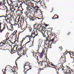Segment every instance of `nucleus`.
I'll use <instances>...</instances> for the list:
<instances>
[{
  "mask_svg": "<svg viewBox=\"0 0 74 74\" xmlns=\"http://www.w3.org/2000/svg\"><path fill=\"white\" fill-rule=\"evenodd\" d=\"M38 64L40 65L41 66H44L45 67H47V65H48V63L45 61H42V62L40 61L39 62H38Z\"/></svg>",
  "mask_w": 74,
  "mask_h": 74,
  "instance_id": "f257e3e1",
  "label": "nucleus"
},
{
  "mask_svg": "<svg viewBox=\"0 0 74 74\" xmlns=\"http://www.w3.org/2000/svg\"><path fill=\"white\" fill-rule=\"evenodd\" d=\"M50 31H49L48 30H46L44 32L43 34V32H42V34L43 35V36L44 37H47V38H49V34L50 33Z\"/></svg>",
  "mask_w": 74,
  "mask_h": 74,
  "instance_id": "f03ea898",
  "label": "nucleus"
},
{
  "mask_svg": "<svg viewBox=\"0 0 74 74\" xmlns=\"http://www.w3.org/2000/svg\"><path fill=\"white\" fill-rule=\"evenodd\" d=\"M70 69V68L69 66H66L65 68V70H66V73H65V74H71L72 71V70L70 71L69 70Z\"/></svg>",
  "mask_w": 74,
  "mask_h": 74,
  "instance_id": "7ed1b4c3",
  "label": "nucleus"
},
{
  "mask_svg": "<svg viewBox=\"0 0 74 74\" xmlns=\"http://www.w3.org/2000/svg\"><path fill=\"white\" fill-rule=\"evenodd\" d=\"M38 3H40V4H41V6L44 9H46L47 7L45 6V3H44V2H43L41 1V0H40V1H38Z\"/></svg>",
  "mask_w": 74,
  "mask_h": 74,
  "instance_id": "20e7f679",
  "label": "nucleus"
},
{
  "mask_svg": "<svg viewBox=\"0 0 74 74\" xmlns=\"http://www.w3.org/2000/svg\"><path fill=\"white\" fill-rule=\"evenodd\" d=\"M31 6L32 8H34L35 5H37L38 3L36 1H35L34 0L32 2H30Z\"/></svg>",
  "mask_w": 74,
  "mask_h": 74,
  "instance_id": "39448f33",
  "label": "nucleus"
},
{
  "mask_svg": "<svg viewBox=\"0 0 74 74\" xmlns=\"http://www.w3.org/2000/svg\"><path fill=\"white\" fill-rule=\"evenodd\" d=\"M8 3V5L9 6H10V9H14L13 3L12 1H10V4L9 3Z\"/></svg>",
  "mask_w": 74,
  "mask_h": 74,
  "instance_id": "423d86ee",
  "label": "nucleus"
},
{
  "mask_svg": "<svg viewBox=\"0 0 74 74\" xmlns=\"http://www.w3.org/2000/svg\"><path fill=\"white\" fill-rule=\"evenodd\" d=\"M8 46V44L6 43V41H5V43H3V45L0 46V47H1V48L4 49L5 48H6Z\"/></svg>",
  "mask_w": 74,
  "mask_h": 74,
  "instance_id": "0eeeda50",
  "label": "nucleus"
},
{
  "mask_svg": "<svg viewBox=\"0 0 74 74\" xmlns=\"http://www.w3.org/2000/svg\"><path fill=\"white\" fill-rule=\"evenodd\" d=\"M23 9L22 8V10H18V11H16V13L18 14L19 15H22L23 14Z\"/></svg>",
  "mask_w": 74,
  "mask_h": 74,
  "instance_id": "6e6552de",
  "label": "nucleus"
},
{
  "mask_svg": "<svg viewBox=\"0 0 74 74\" xmlns=\"http://www.w3.org/2000/svg\"><path fill=\"white\" fill-rule=\"evenodd\" d=\"M44 28V27H42L41 25V26H39V27H38L39 30H40V31L41 32V33H42V32H44V30L45 29Z\"/></svg>",
  "mask_w": 74,
  "mask_h": 74,
  "instance_id": "1a4fd4ad",
  "label": "nucleus"
},
{
  "mask_svg": "<svg viewBox=\"0 0 74 74\" xmlns=\"http://www.w3.org/2000/svg\"><path fill=\"white\" fill-rule=\"evenodd\" d=\"M27 37H28L29 38V41H28L26 43V44L28 43H29L30 42V39L32 38V37L31 36H30L27 35L26 37H24L23 38L22 40V43L23 41V40Z\"/></svg>",
  "mask_w": 74,
  "mask_h": 74,
  "instance_id": "9d476101",
  "label": "nucleus"
},
{
  "mask_svg": "<svg viewBox=\"0 0 74 74\" xmlns=\"http://www.w3.org/2000/svg\"><path fill=\"white\" fill-rule=\"evenodd\" d=\"M12 25H12V24H11V25L8 26H8H7V28L8 29V30L10 31H13L14 30V29L13 28V26Z\"/></svg>",
  "mask_w": 74,
  "mask_h": 74,
  "instance_id": "9b49d317",
  "label": "nucleus"
},
{
  "mask_svg": "<svg viewBox=\"0 0 74 74\" xmlns=\"http://www.w3.org/2000/svg\"><path fill=\"white\" fill-rule=\"evenodd\" d=\"M26 9L28 11H29L28 13H27V14H26V16H27H27H28V15H29V14L30 15L32 14V11L31 10L29 9V7H27L26 8Z\"/></svg>",
  "mask_w": 74,
  "mask_h": 74,
  "instance_id": "f8f14e48",
  "label": "nucleus"
},
{
  "mask_svg": "<svg viewBox=\"0 0 74 74\" xmlns=\"http://www.w3.org/2000/svg\"><path fill=\"white\" fill-rule=\"evenodd\" d=\"M29 20H30V21H34L35 20L34 19V18L33 17H31V18H29V17L27 16V18L25 20V21H28Z\"/></svg>",
  "mask_w": 74,
  "mask_h": 74,
  "instance_id": "ddd939ff",
  "label": "nucleus"
},
{
  "mask_svg": "<svg viewBox=\"0 0 74 74\" xmlns=\"http://www.w3.org/2000/svg\"><path fill=\"white\" fill-rule=\"evenodd\" d=\"M64 53H62L63 55H61V57L60 58V59L61 61H64L66 60V56L64 55Z\"/></svg>",
  "mask_w": 74,
  "mask_h": 74,
  "instance_id": "4468645a",
  "label": "nucleus"
},
{
  "mask_svg": "<svg viewBox=\"0 0 74 74\" xmlns=\"http://www.w3.org/2000/svg\"><path fill=\"white\" fill-rule=\"evenodd\" d=\"M3 29H2V30H0V33H1L5 29V28L6 27H7V26L6 25V24L5 23L4 24H3Z\"/></svg>",
  "mask_w": 74,
  "mask_h": 74,
  "instance_id": "2eb2a0df",
  "label": "nucleus"
},
{
  "mask_svg": "<svg viewBox=\"0 0 74 74\" xmlns=\"http://www.w3.org/2000/svg\"><path fill=\"white\" fill-rule=\"evenodd\" d=\"M18 47H16V50L20 52L23 49V47H20L19 48H17Z\"/></svg>",
  "mask_w": 74,
  "mask_h": 74,
  "instance_id": "dca6fc26",
  "label": "nucleus"
},
{
  "mask_svg": "<svg viewBox=\"0 0 74 74\" xmlns=\"http://www.w3.org/2000/svg\"><path fill=\"white\" fill-rule=\"evenodd\" d=\"M31 26V25H27V26L26 27H27V28H28V29L29 30L30 32H31L32 29V28L30 27Z\"/></svg>",
  "mask_w": 74,
  "mask_h": 74,
  "instance_id": "f3484780",
  "label": "nucleus"
},
{
  "mask_svg": "<svg viewBox=\"0 0 74 74\" xmlns=\"http://www.w3.org/2000/svg\"><path fill=\"white\" fill-rule=\"evenodd\" d=\"M40 26L41 24H38V25H37V24L36 23L34 26V27H36V29L37 28H38L39 27H39H40Z\"/></svg>",
  "mask_w": 74,
  "mask_h": 74,
  "instance_id": "a211bd4d",
  "label": "nucleus"
},
{
  "mask_svg": "<svg viewBox=\"0 0 74 74\" xmlns=\"http://www.w3.org/2000/svg\"><path fill=\"white\" fill-rule=\"evenodd\" d=\"M6 16H0V18H1V19H2L3 20H4L5 18L6 17H8V16L7 15V14L6 15Z\"/></svg>",
  "mask_w": 74,
  "mask_h": 74,
  "instance_id": "6ab92c4d",
  "label": "nucleus"
},
{
  "mask_svg": "<svg viewBox=\"0 0 74 74\" xmlns=\"http://www.w3.org/2000/svg\"><path fill=\"white\" fill-rule=\"evenodd\" d=\"M56 37H55L51 40V39H50V42H52V43L51 44V45H52V43H54V40H55V39L56 38Z\"/></svg>",
  "mask_w": 74,
  "mask_h": 74,
  "instance_id": "aec40b11",
  "label": "nucleus"
},
{
  "mask_svg": "<svg viewBox=\"0 0 74 74\" xmlns=\"http://www.w3.org/2000/svg\"><path fill=\"white\" fill-rule=\"evenodd\" d=\"M59 18V16L57 14H55L52 18V19H58Z\"/></svg>",
  "mask_w": 74,
  "mask_h": 74,
  "instance_id": "412c9836",
  "label": "nucleus"
},
{
  "mask_svg": "<svg viewBox=\"0 0 74 74\" xmlns=\"http://www.w3.org/2000/svg\"><path fill=\"white\" fill-rule=\"evenodd\" d=\"M25 17H23V18H21V19L20 20V17H19L18 19V21H20V22H21V20H22L23 22H24V20H25Z\"/></svg>",
  "mask_w": 74,
  "mask_h": 74,
  "instance_id": "4be33fe9",
  "label": "nucleus"
},
{
  "mask_svg": "<svg viewBox=\"0 0 74 74\" xmlns=\"http://www.w3.org/2000/svg\"><path fill=\"white\" fill-rule=\"evenodd\" d=\"M25 52V51L24 49H23L20 52V53L21 54L22 56L23 55L24 56V52Z\"/></svg>",
  "mask_w": 74,
  "mask_h": 74,
  "instance_id": "5701e85b",
  "label": "nucleus"
},
{
  "mask_svg": "<svg viewBox=\"0 0 74 74\" xmlns=\"http://www.w3.org/2000/svg\"><path fill=\"white\" fill-rule=\"evenodd\" d=\"M38 53H39V56H40V58H42L43 57V54L41 53H39V52H37L36 53V54H38Z\"/></svg>",
  "mask_w": 74,
  "mask_h": 74,
  "instance_id": "b1692460",
  "label": "nucleus"
},
{
  "mask_svg": "<svg viewBox=\"0 0 74 74\" xmlns=\"http://www.w3.org/2000/svg\"><path fill=\"white\" fill-rule=\"evenodd\" d=\"M60 68H58V69H56V68H55V69H56V72L57 74H59V73H58V72H59V69H62V66H60Z\"/></svg>",
  "mask_w": 74,
  "mask_h": 74,
  "instance_id": "393cba45",
  "label": "nucleus"
},
{
  "mask_svg": "<svg viewBox=\"0 0 74 74\" xmlns=\"http://www.w3.org/2000/svg\"><path fill=\"white\" fill-rule=\"evenodd\" d=\"M32 36H32H30L32 37V38H33V39H34L35 37L36 38V37L39 36L38 35V33H37L36 34H35L34 35V37Z\"/></svg>",
  "mask_w": 74,
  "mask_h": 74,
  "instance_id": "a878e982",
  "label": "nucleus"
},
{
  "mask_svg": "<svg viewBox=\"0 0 74 74\" xmlns=\"http://www.w3.org/2000/svg\"><path fill=\"white\" fill-rule=\"evenodd\" d=\"M38 10V9H36V8L34 9V14H37V13H38V10Z\"/></svg>",
  "mask_w": 74,
  "mask_h": 74,
  "instance_id": "bb28decb",
  "label": "nucleus"
},
{
  "mask_svg": "<svg viewBox=\"0 0 74 74\" xmlns=\"http://www.w3.org/2000/svg\"><path fill=\"white\" fill-rule=\"evenodd\" d=\"M29 64V62H26L25 63V64H24V68L25 69V66H26L28 65Z\"/></svg>",
  "mask_w": 74,
  "mask_h": 74,
  "instance_id": "cd10ccee",
  "label": "nucleus"
},
{
  "mask_svg": "<svg viewBox=\"0 0 74 74\" xmlns=\"http://www.w3.org/2000/svg\"><path fill=\"white\" fill-rule=\"evenodd\" d=\"M32 8H36V9L39 10V7L36 6V5H35L34 7H32Z\"/></svg>",
  "mask_w": 74,
  "mask_h": 74,
  "instance_id": "c85d7f7f",
  "label": "nucleus"
},
{
  "mask_svg": "<svg viewBox=\"0 0 74 74\" xmlns=\"http://www.w3.org/2000/svg\"><path fill=\"white\" fill-rule=\"evenodd\" d=\"M46 41H49L50 42V41L51 40V38H49V37H46Z\"/></svg>",
  "mask_w": 74,
  "mask_h": 74,
  "instance_id": "c756f323",
  "label": "nucleus"
},
{
  "mask_svg": "<svg viewBox=\"0 0 74 74\" xmlns=\"http://www.w3.org/2000/svg\"><path fill=\"white\" fill-rule=\"evenodd\" d=\"M11 53L12 52V53H15L16 52L15 50H14L13 49H11Z\"/></svg>",
  "mask_w": 74,
  "mask_h": 74,
  "instance_id": "7c9ffc66",
  "label": "nucleus"
},
{
  "mask_svg": "<svg viewBox=\"0 0 74 74\" xmlns=\"http://www.w3.org/2000/svg\"><path fill=\"white\" fill-rule=\"evenodd\" d=\"M6 67H5V69H3V70H2V72L3 73V74H6L5 73V71H7L6 69Z\"/></svg>",
  "mask_w": 74,
  "mask_h": 74,
  "instance_id": "2f4dec72",
  "label": "nucleus"
},
{
  "mask_svg": "<svg viewBox=\"0 0 74 74\" xmlns=\"http://www.w3.org/2000/svg\"><path fill=\"white\" fill-rule=\"evenodd\" d=\"M18 38H17L18 40ZM18 40H16L15 41H14V44H16L17 43H18Z\"/></svg>",
  "mask_w": 74,
  "mask_h": 74,
  "instance_id": "473e14b6",
  "label": "nucleus"
},
{
  "mask_svg": "<svg viewBox=\"0 0 74 74\" xmlns=\"http://www.w3.org/2000/svg\"><path fill=\"white\" fill-rule=\"evenodd\" d=\"M14 26H16L17 27H19V24H18L17 23H16L15 22L14 24Z\"/></svg>",
  "mask_w": 74,
  "mask_h": 74,
  "instance_id": "72a5a7b5",
  "label": "nucleus"
},
{
  "mask_svg": "<svg viewBox=\"0 0 74 74\" xmlns=\"http://www.w3.org/2000/svg\"><path fill=\"white\" fill-rule=\"evenodd\" d=\"M33 56L36 58V59H37L38 58V56H36V54L35 55L33 54Z\"/></svg>",
  "mask_w": 74,
  "mask_h": 74,
  "instance_id": "f704fd0d",
  "label": "nucleus"
},
{
  "mask_svg": "<svg viewBox=\"0 0 74 74\" xmlns=\"http://www.w3.org/2000/svg\"><path fill=\"white\" fill-rule=\"evenodd\" d=\"M70 52V51H69V52H66H66H65L64 53V54H65V55L67 54L68 53H69V54H70L71 53H72V54L73 53V52Z\"/></svg>",
  "mask_w": 74,
  "mask_h": 74,
  "instance_id": "c9c22d12",
  "label": "nucleus"
},
{
  "mask_svg": "<svg viewBox=\"0 0 74 74\" xmlns=\"http://www.w3.org/2000/svg\"><path fill=\"white\" fill-rule=\"evenodd\" d=\"M58 49L59 51H61L62 49V47H59V48Z\"/></svg>",
  "mask_w": 74,
  "mask_h": 74,
  "instance_id": "e433bc0d",
  "label": "nucleus"
},
{
  "mask_svg": "<svg viewBox=\"0 0 74 74\" xmlns=\"http://www.w3.org/2000/svg\"><path fill=\"white\" fill-rule=\"evenodd\" d=\"M7 41L8 43H12V42H11V40H8V39H7Z\"/></svg>",
  "mask_w": 74,
  "mask_h": 74,
  "instance_id": "4c0bfd02",
  "label": "nucleus"
},
{
  "mask_svg": "<svg viewBox=\"0 0 74 74\" xmlns=\"http://www.w3.org/2000/svg\"><path fill=\"white\" fill-rule=\"evenodd\" d=\"M10 9V11L11 12H12L13 13V12H14V11L15 10L14 9Z\"/></svg>",
  "mask_w": 74,
  "mask_h": 74,
  "instance_id": "58836bf2",
  "label": "nucleus"
},
{
  "mask_svg": "<svg viewBox=\"0 0 74 74\" xmlns=\"http://www.w3.org/2000/svg\"><path fill=\"white\" fill-rule=\"evenodd\" d=\"M33 43H34V42L33 41H31L30 42V44H31L32 46H33V45H34Z\"/></svg>",
  "mask_w": 74,
  "mask_h": 74,
  "instance_id": "ea45409f",
  "label": "nucleus"
},
{
  "mask_svg": "<svg viewBox=\"0 0 74 74\" xmlns=\"http://www.w3.org/2000/svg\"><path fill=\"white\" fill-rule=\"evenodd\" d=\"M51 67L53 68H54V67H52V66H50V65H49L48 63V65H47V66H45V67Z\"/></svg>",
  "mask_w": 74,
  "mask_h": 74,
  "instance_id": "a19ab883",
  "label": "nucleus"
},
{
  "mask_svg": "<svg viewBox=\"0 0 74 74\" xmlns=\"http://www.w3.org/2000/svg\"><path fill=\"white\" fill-rule=\"evenodd\" d=\"M20 2L21 3L20 5V7H22V4L23 3L22 2V1H20Z\"/></svg>",
  "mask_w": 74,
  "mask_h": 74,
  "instance_id": "79ce46f5",
  "label": "nucleus"
},
{
  "mask_svg": "<svg viewBox=\"0 0 74 74\" xmlns=\"http://www.w3.org/2000/svg\"><path fill=\"white\" fill-rule=\"evenodd\" d=\"M5 5L4 3H3L2 2L0 3V6Z\"/></svg>",
  "mask_w": 74,
  "mask_h": 74,
  "instance_id": "37998d69",
  "label": "nucleus"
},
{
  "mask_svg": "<svg viewBox=\"0 0 74 74\" xmlns=\"http://www.w3.org/2000/svg\"><path fill=\"white\" fill-rule=\"evenodd\" d=\"M10 18V20H9V24H11V22H12V21L11 20V18Z\"/></svg>",
  "mask_w": 74,
  "mask_h": 74,
  "instance_id": "c03bdc74",
  "label": "nucleus"
},
{
  "mask_svg": "<svg viewBox=\"0 0 74 74\" xmlns=\"http://www.w3.org/2000/svg\"><path fill=\"white\" fill-rule=\"evenodd\" d=\"M40 32V31L39 30V29H36V32L37 33V34H38L37 33H38V32Z\"/></svg>",
  "mask_w": 74,
  "mask_h": 74,
  "instance_id": "a18cd8bd",
  "label": "nucleus"
},
{
  "mask_svg": "<svg viewBox=\"0 0 74 74\" xmlns=\"http://www.w3.org/2000/svg\"><path fill=\"white\" fill-rule=\"evenodd\" d=\"M35 31L34 30L32 32V34H33L34 35H35Z\"/></svg>",
  "mask_w": 74,
  "mask_h": 74,
  "instance_id": "49530a36",
  "label": "nucleus"
},
{
  "mask_svg": "<svg viewBox=\"0 0 74 74\" xmlns=\"http://www.w3.org/2000/svg\"><path fill=\"white\" fill-rule=\"evenodd\" d=\"M43 70L42 69H41V68L38 69V73H39L40 72L41 70Z\"/></svg>",
  "mask_w": 74,
  "mask_h": 74,
  "instance_id": "de8ad7c7",
  "label": "nucleus"
},
{
  "mask_svg": "<svg viewBox=\"0 0 74 74\" xmlns=\"http://www.w3.org/2000/svg\"><path fill=\"white\" fill-rule=\"evenodd\" d=\"M11 71H12L13 73L14 74H15L14 72L16 71V70H15V69H14V71H13L12 69H11Z\"/></svg>",
  "mask_w": 74,
  "mask_h": 74,
  "instance_id": "09e8293b",
  "label": "nucleus"
},
{
  "mask_svg": "<svg viewBox=\"0 0 74 74\" xmlns=\"http://www.w3.org/2000/svg\"><path fill=\"white\" fill-rule=\"evenodd\" d=\"M49 42L48 41H47L46 40V45H47L48 44L49 45Z\"/></svg>",
  "mask_w": 74,
  "mask_h": 74,
  "instance_id": "8fccbe9b",
  "label": "nucleus"
},
{
  "mask_svg": "<svg viewBox=\"0 0 74 74\" xmlns=\"http://www.w3.org/2000/svg\"><path fill=\"white\" fill-rule=\"evenodd\" d=\"M50 64L53 67H55V65L54 64H52V63H50Z\"/></svg>",
  "mask_w": 74,
  "mask_h": 74,
  "instance_id": "3c124183",
  "label": "nucleus"
},
{
  "mask_svg": "<svg viewBox=\"0 0 74 74\" xmlns=\"http://www.w3.org/2000/svg\"><path fill=\"white\" fill-rule=\"evenodd\" d=\"M24 69H25V70H24V72H25V74H26V72H27V71H28V70H27V71H26V69H25V68H24Z\"/></svg>",
  "mask_w": 74,
  "mask_h": 74,
  "instance_id": "603ef678",
  "label": "nucleus"
},
{
  "mask_svg": "<svg viewBox=\"0 0 74 74\" xmlns=\"http://www.w3.org/2000/svg\"><path fill=\"white\" fill-rule=\"evenodd\" d=\"M10 38H11V39L12 40L13 38V36L12 35H11L10 36Z\"/></svg>",
  "mask_w": 74,
  "mask_h": 74,
  "instance_id": "864d4df0",
  "label": "nucleus"
},
{
  "mask_svg": "<svg viewBox=\"0 0 74 74\" xmlns=\"http://www.w3.org/2000/svg\"><path fill=\"white\" fill-rule=\"evenodd\" d=\"M44 49H42V52H41V54H43L44 53Z\"/></svg>",
  "mask_w": 74,
  "mask_h": 74,
  "instance_id": "5fc2aeb1",
  "label": "nucleus"
},
{
  "mask_svg": "<svg viewBox=\"0 0 74 74\" xmlns=\"http://www.w3.org/2000/svg\"><path fill=\"white\" fill-rule=\"evenodd\" d=\"M20 58V57L18 58L16 60V63H15V64L17 66V63L16 62V61H17L18 60V59H19Z\"/></svg>",
  "mask_w": 74,
  "mask_h": 74,
  "instance_id": "6e6d98bb",
  "label": "nucleus"
},
{
  "mask_svg": "<svg viewBox=\"0 0 74 74\" xmlns=\"http://www.w3.org/2000/svg\"><path fill=\"white\" fill-rule=\"evenodd\" d=\"M2 24V25H3V23H0V31H1V24Z\"/></svg>",
  "mask_w": 74,
  "mask_h": 74,
  "instance_id": "4d7b16f0",
  "label": "nucleus"
},
{
  "mask_svg": "<svg viewBox=\"0 0 74 74\" xmlns=\"http://www.w3.org/2000/svg\"><path fill=\"white\" fill-rule=\"evenodd\" d=\"M17 52H18V55L20 56V55H22L20 53V52L18 51H17Z\"/></svg>",
  "mask_w": 74,
  "mask_h": 74,
  "instance_id": "13d9d810",
  "label": "nucleus"
},
{
  "mask_svg": "<svg viewBox=\"0 0 74 74\" xmlns=\"http://www.w3.org/2000/svg\"><path fill=\"white\" fill-rule=\"evenodd\" d=\"M15 34V33H14V32H13V33L11 34V35L12 36H14V35Z\"/></svg>",
  "mask_w": 74,
  "mask_h": 74,
  "instance_id": "bf43d9fd",
  "label": "nucleus"
},
{
  "mask_svg": "<svg viewBox=\"0 0 74 74\" xmlns=\"http://www.w3.org/2000/svg\"><path fill=\"white\" fill-rule=\"evenodd\" d=\"M71 58H72V59H73V60L74 61H72V63H73L74 62V58L72 57L71 56Z\"/></svg>",
  "mask_w": 74,
  "mask_h": 74,
  "instance_id": "052dcab7",
  "label": "nucleus"
},
{
  "mask_svg": "<svg viewBox=\"0 0 74 74\" xmlns=\"http://www.w3.org/2000/svg\"><path fill=\"white\" fill-rule=\"evenodd\" d=\"M51 35L52 36H54L55 35V33H51Z\"/></svg>",
  "mask_w": 74,
  "mask_h": 74,
  "instance_id": "680f3d73",
  "label": "nucleus"
},
{
  "mask_svg": "<svg viewBox=\"0 0 74 74\" xmlns=\"http://www.w3.org/2000/svg\"><path fill=\"white\" fill-rule=\"evenodd\" d=\"M11 18H14V16H13V15H11Z\"/></svg>",
  "mask_w": 74,
  "mask_h": 74,
  "instance_id": "e2e57ef3",
  "label": "nucleus"
},
{
  "mask_svg": "<svg viewBox=\"0 0 74 74\" xmlns=\"http://www.w3.org/2000/svg\"><path fill=\"white\" fill-rule=\"evenodd\" d=\"M45 58L46 59V60H47V59H48V58H47V56H46L45 57Z\"/></svg>",
  "mask_w": 74,
  "mask_h": 74,
  "instance_id": "0e129e2a",
  "label": "nucleus"
},
{
  "mask_svg": "<svg viewBox=\"0 0 74 74\" xmlns=\"http://www.w3.org/2000/svg\"><path fill=\"white\" fill-rule=\"evenodd\" d=\"M3 1H4V2H3V3L5 4L6 3L5 2V1H7V2H8V1H7V0H3Z\"/></svg>",
  "mask_w": 74,
  "mask_h": 74,
  "instance_id": "69168bd1",
  "label": "nucleus"
},
{
  "mask_svg": "<svg viewBox=\"0 0 74 74\" xmlns=\"http://www.w3.org/2000/svg\"><path fill=\"white\" fill-rule=\"evenodd\" d=\"M29 10H33V9L32 8H30V7H29Z\"/></svg>",
  "mask_w": 74,
  "mask_h": 74,
  "instance_id": "338daca9",
  "label": "nucleus"
},
{
  "mask_svg": "<svg viewBox=\"0 0 74 74\" xmlns=\"http://www.w3.org/2000/svg\"><path fill=\"white\" fill-rule=\"evenodd\" d=\"M17 30H15L14 32L15 33V34H16L17 33Z\"/></svg>",
  "mask_w": 74,
  "mask_h": 74,
  "instance_id": "774afa93",
  "label": "nucleus"
}]
</instances>
